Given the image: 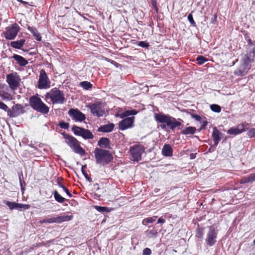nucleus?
I'll return each mask as SVG.
<instances>
[{
    "instance_id": "1",
    "label": "nucleus",
    "mask_w": 255,
    "mask_h": 255,
    "mask_svg": "<svg viewBox=\"0 0 255 255\" xmlns=\"http://www.w3.org/2000/svg\"><path fill=\"white\" fill-rule=\"evenodd\" d=\"M255 56V46L251 45L247 48V54L242 58L240 66L234 71L235 75L242 76L246 75L250 69L251 63Z\"/></svg>"
},
{
    "instance_id": "2",
    "label": "nucleus",
    "mask_w": 255,
    "mask_h": 255,
    "mask_svg": "<svg viewBox=\"0 0 255 255\" xmlns=\"http://www.w3.org/2000/svg\"><path fill=\"white\" fill-rule=\"evenodd\" d=\"M154 119L156 122L162 124H166L167 126L172 130H174L176 128L181 126L182 120L175 118L170 116L161 114H155Z\"/></svg>"
},
{
    "instance_id": "3",
    "label": "nucleus",
    "mask_w": 255,
    "mask_h": 255,
    "mask_svg": "<svg viewBox=\"0 0 255 255\" xmlns=\"http://www.w3.org/2000/svg\"><path fill=\"white\" fill-rule=\"evenodd\" d=\"M96 163L97 164L105 165L109 163L113 160V156L109 150L96 148L94 151Z\"/></svg>"
},
{
    "instance_id": "4",
    "label": "nucleus",
    "mask_w": 255,
    "mask_h": 255,
    "mask_svg": "<svg viewBox=\"0 0 255 255\" xmlns=\"http://www.w3.org/2000/svg\"><path fill=\"white\" fill-rule=\"evenodd\" d=\"M30 106L35 111L42 114H47L49 108L45 105L38 96H32L29 98Z\"/></svg>"
},
{
    "instance_id": "5",
    "label": "nucleus",
    "mask_w": 255,
    "mask_h": 255,
    "mask_svg": "<svg viewBox=\"0 0 255 255\" xmlns=\"http://www.w3.org/2000/svg\"><path fill=\"white\" fill-rule=\"evenodd\" d=\"M45 97L50 99L53 104H63L66 101L63 92L56 88L51 89L46 94Z\"/></svg>"
},
{
    "instance_id": "6",
    "label": "nucleus",
    "mask_w": 255,
    "mask_h": 255,
    "mask_svg": "<svg viewBox=\"0 0 255 255\" xmlns=\"http://www.w3.org/2000/svg\"><path fill=\"white\" fill-rule=\"evenodd\" d=\"M63 135L66 143L71 148H73L76 153H78L81 156H83L85 154L84 149L80 146L78 141L74 137L66 133H64Z\"/></svg>"
},
{
    "instance_id": "7",
    "label": "nucleus",
    "mask_w": 255,
    "mask_h": 255,
    "mask_svg": "<svg viewBox=\"0 0 255 255\" xmlns=\"http://www.w3.org/2000/svg\"><path fill=\"white\" fill-rule=\"evenodd\" d=\"M21 79L17 72H12L6 76V82L9 88L12 90H15L20 85Z\"/></svg>"
},
{
    "instance_id": "8",
    "label": "nucleus",
    "mask_w": 255,
    "mask_h": 255,
    "mask_svg": "<svg viewBox=\"0 0 255 255\" xmlns=\"http://www.w3.org/2000/svg\"><path fill=\"white\" fill-rule=\"evenodd\" d=\"M72 130L75 135L81 136L85 139H92L94 138L93 134L89 129L74 126Z\"/></svg>"
},
{
    "instance_id": "9",
    "label": "nucleus",
    "mask_w": 255,
    "mask_h": 255,
    "mask_svg": "<svg viewBox=\"0 0 255 255\" xmlns=\"http://www.w3.org/2000/svg\"><path fill=\"white\" fill-rule=\"evenodd\" d=\"M19 29L20 28L17 24H12L6 28L5 31L3 32L4 36L6 39H13L16 36Z\"/></svg>"
},
{
    "instance_id": "10",
    "label": "nucleus",
    "mask_w": 255,
    "mask_h": 255,
    "mask_svg": "<svg viewBox=\"0 0 255 255\" xmlns=\"http://www.w3.org/2000/svg\"><path fill=\"white\" fill-rule=\"evenodd\" d=\"M50 81L45 71L42 69L40 71L39 78L38 82V88L40 89H46L50 87Z\"/></svg>"
},
{
    "instance_id": "11",
    "label": "nucleus",
    "mask_w": 255,
    "mask_h": 255,
    "mask_svg": "<svg viewBox=\"0 0 255 255\" xmlns=\"http://www.w3.org/2000/svg\"><path fill=\"white\" fill-rule=\"evenodd\" d=\"M132 160L138 161L141 159V155L144 152V148L142 145H135L130 149Z\"/></svg>"
},
{
    "instance_id": "12",
    "label": "nucleus",
    "mask_w": 255,
    "mask_h": 255,
    "mask_svg": "<svg viewBox=\"0 0 255 255\" xmlns=\"http://www.w3.org/2000/svg\"><path fill=\"white\" fill-rule=\"evenodd\" d=\"M72 215L56 216V217L45 219L41 221L42 223H61L64 222L69 221L72 220Z\"/></svg>"
},
{
    "instance_id": "13",
    "label": "nucleus",
    "mask_w": 255,
    "mask_h": 255,
    "mask_svg": "<svg viewBox=\"0 0 255 255\" xmlns=\"http://www.w3.org/2000/svg\"><path fill=\"white\" fill-rule=\"evenodd\" d=\"M91 113L97 117H102L105 113L103 104L101 102H96L89 106Z\"/></svg>"
},
{
    "instance_id": "14",
    "label": "nucleus",
    "mask_w": 255,
    "mask_h": 255,
    "mask_svg": "<svg viewBox=\"0 0 255 255\" xmlns=\"http://www.w3.org/2000/svg\"><path fill=\"white\" fill-rule=\"evenodd\" d=\"M217 232L212 226L209 228V232L207 233L206 242L209 246H213L216 242Z\"/></svg>"
},
{
    "instance_id": "15",
    "label": "nucleus",
    "mask_w": 255,
    "mask_h": 255,
    "mask_svg": "<svg viewBox=\"0 0 255 255\" xmlns=\"http://www.w3.org/2000/svg\"><path fill=\"white\" fill-rule=\"evenodd\" d=\"M68 115L75 122H81L86 119L85 115L77 109H71L68 111Z\"/></svg>"
},
{
    "instance_id": "16",
    "label": "nucleus",
    "mask_w": 255,
    "mask_h": 255,
    "mask_svg": "<svg viewBox=\"0 0 255 255\" xmlns=\"http://www.w3.org/2000/svg\"><path fill=\"white\" fill-rule=\"evenodd\" d=\"M24 113V107L20 104H16L8 112L10 117H16Z\"/></svg>"
},
{
    "instance_id": "17",
    "label": "nucleus",
    "mask_w": 255,
    "mask_h": 255,
    "mask_svg": "<svg viewBox=\"0 0 255 255\" xmlns=\"http://www.w3.org/2000/svg\"><path fill=\"white\" fill-rule=\"evenodd\" d=\"M134 120V117H128L124 119L119 124L120 129L124 130L127 128L132 127Z\"/></svg>"
},
{
    "instance_id": "18",
    "label": "nucleus",
    "mask_w": 255,
    "mask_h": 255,
    "mask_svg": "<svg viewBox=\"0 0 255 255\" xmlns=\"http://www.w3.org/2000/svg\"><path fill=\"white\" fill-rule=\"evenodd\" d=\"M245 131V129L244 128V126L243 125H239L237 127L230 128L227 131V133L230 134L237 135Z\"/></svg>"
},
{
    "instance_id": "19",
    "label": "nucleus",
    "mask_w": 255,
    "mask_h": 255,
    "mask_svg": "<svg viewBox=\"0 0 255 255\" xmlns=\"http://www.w3.org/2000/svg\"><path fill=\"white\" fill-rule=\"evenodd\" d=\"M221 132L219 130H218L216 127H215L213 129L212 137L214 141V144L216 146H217L220 140H221Z\"/></svg>"
},
{
    "instance_id": "20",
    "label": "nucleus",
    "mask_w": 255,
    "mask_h": 255,
    "mask_svg": "<svg viewBox=\"0 0 255 255\" xmlns=\"http://www.w3.org/2000/svg\"><path fill=\"white\" fill-rule=\"evenodd\" d=\"M12 58L17 62V63L20 66H25L28 64L27 61L22 56L14 54Z\"/></svg>"
},
{
    "instance_id": "21",
    "label": "nucleus",
    "mask_w": 255,
    "mask_h": 255,
    "mask_svg": "<svg viewBox=\"0 0 255 255\" xmlns=\"http://www.w3.org/2000/svg\"><path fill=\"white\" fill-rule=\"evenodd\" d=\"M114 126V124L112 123L103 125L99 128L98 131L104 132H111L113 130Z\"/></svg>"
},
{
    "instance_id": "22",
    "label": "nucleus",
    "mask_w": 255,
    "mask_h": 255,
    "mask_svg": "<svg viewBox=\"0 0 255 255\" xmlns=\"http://www.w3.org/2000/svg\"><path fill=\"white\" fill-rule=\"evenodd\" d=\"M172 149L169 144H165L162 149V153L165 156H171L172 155Z\"/></svg>"
},
{
    "instance_id": "23",
    "label": "nucleus",
    "mask_w": 255,
    "mask_h": 255,
    "mask_svg": "<svg viewBox=\"0 0 255 255\" xmlns=\"http://www.w3.org/2000/svg\"><path fill=\"white\" fill-rule=\"evenodd\" d=\"M98 145L106 148H110V140L107 137H102L98 141Z\"/></svg>"
},
{
    "instance_id": "24",
    "label": "nucleus",
    "mask_w": 255,
    "mask_h": 255,
    "mask_svg": "<svg viewBox=\"0 0 255 255\" xmlns=\"http://www.w3.org/2000/svg\"><path fill=\"white\" fill-rule=\"evenodd\" d=\"M25 42V39H20V40L12 41L10 43V46L14 48L20 49L24 45Z\"/></svg>"
},
{
    "instance_id": "25",
    "label": "nucleus",
    "mask_w": 255,
    "mask_h": 255,
    "mask_svg": "<svg viewBox=\"0 0 255 255\" xmlns=\"http://www.w3.org/2000/svg\"><path fill=\"white\" fill-rule=\"evenodd\" d=\"M28 30L32 33L37 41H41V37L36 28L34 27L28 26Z\"/></svg>"
},
{
    "instance_id": "26",
    "label": "nucleus",
    "mask_w": 255,
    "mask_h": 255,
    "mask_svg": "<svg viewBox=\"0 0 255 255\" xmlns=\"http://www.w3.org/2000/svg\"><path fill=\"white\" fill-rule=\"evenodd\" d=\"M196 128L193 127H188L183 129L181 131V133L183 134H194L196 131Z\"/></svg>"
},
{
    "instance_id": "27",
    "label": "nucleus",
    "mask_w": 255,
    "mask_h": 255,
    "mask_svg": "<svg viewBox=\"0 0 255 255\" xmlns=\"http://www.w3.org/2000/svg\"><path fill=\"white\" fill-rule=\"evenodd\" d=\"M54 198L56 201L60 203H63L66 199L64 197H62L57 191H54L53 193Z\"/></svg>"
},
{
    "instance_id": "28",
    "label": "nucleus",
    "mask_w": 255,
    "mask_h": 255,
    "mask_svg": "<svg viewBox=\"0 0 255 255\" xmlns=\"http://www.w3.org/2000/svg\"><path fill=\"white\" fill-rule=\"evenodd\" d=\"M4 203L10 209H18V203L15 202H11L10 201H4Z\"/></svg>"
},
{
    "instance_id": "29",
    "label": "nucleus",
    "mask_w": 255,
    "mask_h": 255,
    "mask_svg": "<svg viewBox=\"0 0 255 255\" xmlns=\"http://www.w3.org/2000/svg\"><path fill=\"white\" fill-rule=\"evenodd\" d=\"M80 85L85 90H89L92 88V84L88 81H83L80 83Z\"/></svg>"
},
{
    "instance_id": "30",
    "label": "nucleus",
    "mask_w": 255,
    "mask_h": 255,
    "mask_svg": "<svg viewBox=\"0 0 255 255\" xmlns=\"http://www.w3.org/2000/svg\"><path fill=\"white\" fill-rule=\"evenodd\" d=\"M156 216H153L152 217H148L145 218L143 220L142 224L144 225H146V224L152 223L156 220Z\"/></svg>"
},
{
    "instance_id": "31",
    "label": "nucleus",
    "mask_w": 255,
    "mask_h": 255,
    "mask_svg": "<svg viewBox=\"0 0 255 255\" xmlns=\"http://www.w3.org/2000/svg\"><path fill=\"white\" fill-rule=\"evenodd\" d=\"M137 113V111L135 110H128V111H125L123 113V116H122L121 117L123 118V117H127V116H128L130 115H135Z\"/></svg>"
},
{
    "instance_id": "32",
    "label": "nucleus",
    "mask_w": 255,
    "mask_h": 255,
    "mask_svg": "<svg viewBox=\"0 0 255 255\" xmlns=\"http://www.w3.org/2000/svg\"><path fill=\"white\" fill-rule=\"evenodd\" d=\"M211 110L216 113H220L221 111V108L220 106L216 104H213L210 106Z\"/></svg>"
},
{
    "instance_id": "33",
    "label": "nucleus",
    "mask_w": 255,
    "mask_h": 255,
    "mask_svg": "<svg viewBox=\"0 0 255 255\" xmlns=\"http://www.w3.org/2000/svg\"><path fill=\"white\" fill-rule=\"evenodd\" d=\"M196 60L200 65H202L208 61L207 59L203 56H198Z\"/></svg>"
},
{
    "instance_id": "34",
    "label": "nucleus",
    "mask_w": 255,
    "mask_h": 255,
    "mask_svg": "<svg viewBox=\"0 0 255 255\" xmlns=\"http://www.w3.org/2000/svg\"><path fill=\"white\" fill-rule=\"evenodd\" d=\"M147 234L149 238L156 237L157 235V231L156 229H153L147 232Z\"/></svg>"
},
{
    "instance_id": "35",
    "label": "nucleus",
    "mask_w": 255,
    "mask_h": 255,
    "mask_svg": "<svg viewBox=\"0 0 255 255\" xmlns=\"http://www.w3.org/2000/svg\"><path fill=\"white\" fill-rule=\"evenodd\" d=\"M95 208L97 211L100 212H109V209L107 207L96 206Z\"/></svg>"
},
{
    "instance_id": "36",
    "label": "nucleus",
    "mask_w": 255,
    "mask_h": 255,
    "mask_svg": "<svg viewBox=\"0 0 255 255\" xmlns=\"http://www.w3.org/2000/svg\"><path fill=\"white\" fill-rule=\"evenodd\" d=\"M0 109L5 111V112H7V113L8 111H9V109L8 108V107L4 103L2 102L0 100Z\"/></svg>"
},
{
    "instance_id": "37",
    "label": "nucleus",
    "mask_w": 255,
    "mask_h": 255,
    "mask_svg": "<svg viewBox=\"0 0 255 255\" xmlns=\"http://www.w3.org/2000/svg\"><path fill=\"white\" fill-rule=\"evenodd\" d=\"M203 234V229L199 228L196 232V236L199 238H202Z\"/></svg>"
},
{
    "instance_id": "38",
    "label": "nucleus",
    "mask_w": 255,
    "mask_h": 255,
    "mask_svg": "<svg viewBox=\"0 0 255 255\" xmlns=\"http://www.w3.org/2000/svg\"><path fill=\"white\" fill-rule=\"evenodd\" d=\"M86 168V165L82 166V169H81L82 172L83 174V175H84L85 177L86 178V179L89 180V181H90V180H91V179L89 177L88 174L86 172V171L85 170Z\"/></svg>"
},
{
    "instance_id": "39",
    "label": "nucleus",
    "mask_w": 255,
    "mask_h": 255,
    "mask_svg": "<svg viewBox=\"0 0 255 255\" xmlns=\"http://www.w3.org/2000/svg\"><path fill=\"white\" fill-rule=\"evenodd\" d=\"M137 45L142 47L147 48L149 47V44L145 41H141L137 43Z\"/></svg>"
},
{
    "instance_id": "40",
    "label": "nucleus",
    "mask_w": 255,
    "mask_h": 255,
    "mask_svg": "<svg viewBox=\"0 0 255 255\" xmlns=\"http://www.w3.org/2000/svg\"><path fill=\"white\" fill-rule=\"evenodd\" d=\"M248 135L250 137H253L255 136V128H253L250 129L247 133Z\"/></svg>"
},
{
    "instance_id": "41",
    "label": "nucleus",
    "mask_w": 255,
    "mask_h": 255,
    "mask_svg": "<svg viewBox=\"0 0 255 255\" xmlns=\"http://www.w3.org/2000/svg\"><path fill=\"white\" fill-rule=\"evenodd\" d=\"M59 126L62 128L68 129L69 128V124L68 123L62 122L59 124Z\"/></svg>"
},
{
    "instance_id": "42",
    "label": "nucleus",
    "mask_w": 255,
    "mask_h": 255,
    "mask_svg": "<svg viewBox=\"0 0 255 255\" xmlns=\"http://www.w3.org/2000/svg\"><path fill=\"white\" fill-rule=\"evenodd\" d=\"M30 205L28 204H22L18 203V209H23L24 210L28 209L30 208Z\"/></svg>"
},
{
    "instance_id": "43",
    "label": "nucleus",
    "mask_w": 255,
    "mask_h": 255,
    "mask_svg": "<svg viewBox=\"0 0 255 255\" xmlns=\"http://www.w3.org/2000/svg\"><path fill=\"white\" fill-rule=\"evenodd\" d=\"M142 254L143 255H150L151 254V250L148 248H145L143 250Z\"/></svg>"
},
{
    "instance_id": "44",
    "label": "nucleus",
    "mask_w": 255,
    "mask_h": 255,
    "mask_svg": "<svg viewBox=\"0 0 255 255\" xmlns=\"http://www.w3.org/2000/svg\"><path fill=\"white\" fill-rule=\"evenodd\" d=\"M188 19L192 25H195V22L194 21L192 15L191 14L188 15Z\"/></svg>"
},
{
    "instance_id": "45",
    "label": "nucleus",
    "mask_w": 255,
    "mask_h": 255,
    "mask_svg": "<svg viewBox=\"0 0 255 255\" xmlns=\"http://www.w3.org/2000/svg\"><path fill=\"white\" fill-rule=\"evenodd\" d=\"M241 183L245 184L247 183L250 182L249 176L243 177L241 181Z\"/></svg>"
},
{
    "instance_id": "46",
    "label": "nucleus",
    "mask_w": 255,
    "mask_h": 255,
    "mask_svg": "<svg viewBox=\"0 0 255 255\" xmlns=\"http://www.w3.org/2000/svg\"><path fill=\"white\" fill-rule=\"evenodd\" d=\"M151 4L154 7V9L156 10V12L158 11V7L157 6L156 1V0H151Z\"/></svg>"
},
{
    "instance_id": "47",
    "label": "nucleus",
    "mask_w": 255,
    "mask_h": 255,
    "mask_svg": "<svg viewBox=\"0 0 255 255\" xmlns=\"http://www.w3.org/2000/svg\"><path fill=\"white\" fill-rule=\"evenodd\" d=\"M249 180L250 182H253L255 180V173L251 174L249 176Z\"/></svg>"
},
{
    "instance_id": "48",
    "label": "nucleus",
    "mask_w": 255,
    "mask_h": 255,
    "mask_svg": "<svg viewBox=\"0 0 255 255\" xmlns=\"http://www.w3.org/2000/svg\"><path fill=\"white\" fill-rule=\"evenodd\" d=\"M66 194L70 198L72 196V194L70 193V192H69V191L68 190V189L67 188L66 189H65V191H64Z\"/></svg>"
},
{
    "instance_id": "49",
    "label": "nucleus",
    "mask_w": 255,
    "mask_h": 255,
    "mask_svg": "<svg viewBox=\"0 0 255 255\" xmlns=\"http://www.w3.org/2000/svg\"><path fill=\"white\" fill-rule=\"evenodd\" d=\"M164 222L165 220L161 218H159L157 220V223H164Z\"/></svg>"
},
{
    "instance_id": "50",
    "label": "nucleus",
    "mask_w": 255,
    "mask_h": 255,
    "mask_svg": "<svg viewBox=\"0 0 255 255\" xmlns=\"http://www.w3.org/2000/svg\"><path fill=\"white\" fill-rule=\"evenodd\" d=\"M194 117L195 118V119L197 120V121H199L201 119L200 117L198 115H194Z\"/></svg>"
},
{
    "instance_id": "51",
    "label": "nucleus",
    "mask_w": 255,
    "mask_h": 255,
    "mask_svg": "<svg viewBox=\"0 0 255 255\" xmlns=\"http://www.w3.org/2000/svg\"><path fill=\"white\" fill-rule=\"evenodd\" d=\"M166 126H167L166 124V125H165V124H162V125H161L160 126V127H161V128L162 129H166Z\"/></svg>"
},
{
    "instance_id": "52",
    "label": "nucleus",
    "mask_w": 255,
    "mask_h": 255,
    "mask_svg": "<svg viewBox=\"0 0 255 255\" xmlns=\"http://www.w3.org/2000/svg\"><path fill=\"white\" fill-rule=\"evenodd\" d=\"M19 181H20V186L21 187V189L22 190L23 189V188H22V180L21 179L20 177H19Z\"/></svg>"
},
{
    "instance_id": "53",
    "label": "nucleus",
    "mask_w": 255,
    "mask_h": 255,
    "mask_svg": "<svg viewBox=\"0 0 255 255\" xmlns=\"http://www.w3.org/2000/svg\"><path fill=\"white\" fill-rule=\"evenodd\" d=\"M75 255V253L74 252H70L68 254V255Z\"/></svg>"
},
{
    "instance_id": "54",
    "label": "nucleus",
    "mask_w": 255,
    "mask_h": 255,
    "mask_svg": "<svg viewBox=\"0 0 255 255\" xmlns=\"http://www.w3.org/2000/svg\"><path fill=\"white\" fill-rule=\"evenodd\" d=\"M249 43L250 44L251 43V44L249 45V46L248 47V48H249L251 45H253V44H252V41H251V39H250V40H249ZM253 46H254V45H253ZM254 46H255L254 45Z\"/></svg>"
},
{
    "instance_id": "55",
    "label": "nucleus",
    "mask_w": 255,
    "mask_h": 255,
    "mask_svg": "<svg viewBox=\"0 0 255 255\" xmlns=\"http://www.w3.org/2000/svg\"><path fill=\"white\" fill-rule=\"evenodd\" d=\"M58 185H59V186L60 187H61V188H62V187H63V186H64V185H63L62 184H61V183H58Z\"/></svg>"
},
{
    "instance_id": "56",
    "label": "nucleus",
    "mask_w": 255,
    "mask_h": 255,
    "mask_svg": "<svg viewBox=\"0 0 255 255\" xmlns=\"http://www.w3.org/2000/svg\"><path fill=\"white\" fill-rule=\"evenodd\" d=\"M61 188L63 190V191H65V189H67V188H66L64 186H63V187H62V188Z\"/></svg>"
},
{
    "instance_id": "57",
    "label": "nucleus",
    "mask_w": 255,
    "mask_h": 255,
    "mask_svg": "<svg viewBox=\"0 0 255 255\" xmlns=\"http://www.w3.org/2000/svg\"><path fill=\"white\" fill-rule=\"evenodd\" d=\"M61 188L63 190V191H65V189H67V188H66L64 186H63V187H62V188Z\"/></svg>"
},
{
    "instance_id": "58",
    "label": "nucleus",
    "mask_w": 255,
    "mask_h": 255,
    "mask_svg": "<svg viewBox=\"0 0 255 255\" xmlns=\"http://www.w3.org/2000/svg\"><path fill=\"white\" fill-rule=\"evenodd\" d=\"M17 0L19 1V2H21V3H23L24 2V1H22V0Z\"/></svg>"
},
{
    "instance_id": "59",
    "label": "nucleus",
    "mask_w": 255,
    "mask_h": 255,
    "mask_svg": "<svg viewBox=\"0 0 255 255\" xmlns=\"http://www.w3.org/2000/svg\"><path fill=\"white\" fill-rule=\"evenodd\" d=\"M253 244L255 245V239L253 241Z\"/></svg>"
}]
</instances>
